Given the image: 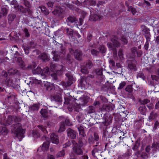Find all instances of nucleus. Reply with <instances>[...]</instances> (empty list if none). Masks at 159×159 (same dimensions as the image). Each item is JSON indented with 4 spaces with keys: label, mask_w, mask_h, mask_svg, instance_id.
Segmentation results:
<instances>
[{
    "label": "nucleus",
    "mask_w": 159,
    "mask_h": 159,
    "mask_svg": "<svg viewBox=\"0 0 159 159\" xmlns=\"http://www.w3.org/2000/svg\"><path fill=\"white\" fill-rule=\"evenodd\" d=\"M104 118L101 125L103 127L104 126V128L103 129V137L107 138L108 137V132L107 130V127L112 122V119L109 117H104Z\"/></svg>",
    "instance_id": "f257e3e1"
},
{
    "label": "nucleus",
    "mask_w": 159,
    "mask_h": 159,
    "mask_svg": "<svg viewBox=\"0 0 159 159\" xmlns=\"http://www.w3.org/2000/svg\"><path fill=\"white\" fill-rule=\"evenodd\" d=\"M31 20L28 23V25L29 26H32L34 28L36 27L37 29L42 28V21L41 20L37 19L36 20L34 18H31Z\"/></svg>",
    "instance_id": "f03ea898"
},
{
    "label": "nucleus",
    "mask_w": 159,
    "mask_h": 159,
    "mask_svg": "<svg viewBox=\"0 0 159 159\" xmlns=\"http://www.w3.org/2000/svg\"><path fill=\"white\" fill-rule=\"evenodd\" d=\"M111 40L112 43L110 42H108L107 43V46L109 48H111L112 50H114L115 47L118 48L120 46V43L118 41L116 36L112 37Z\"/></svg>",
    "instance_id": "7ed1b4c3"
},
{
    "label": "nucleus",
    "mask_w": 159,
    "mask_h": 159,
    "mask_svg": "<svg viewBox=\"0 0 159 159\" xmlns=\"http://www.w3.org/2000/svg\"><path fill=\"white\" fill-rule=\"evenodd\" d=\"M20 124L18 123L16 126H19ZM25 133V130L22 128L21 126H19L15 131V134L16 137L19 139H22L24 137V134Z\"/></svg>",
    "instance_id": "20e7f679"
},
{
    "label": "nucleus",
    "mask_w": 159,
    "mask_h": 159,
    "mask_svg": "<svg viewBox=\"0 0 159 159\" xmlns=\"http://www.w3.org/2000/svg\"><path fill=\"white\" fill-rule=\"evenodd\" d=\"M94 137L92 136L89 137L88 141L90 144H94V146L97 147L99 145L100 143L99 142V137L98 134L96 133H94Z\"/></svg>",
    "instance_id": "39448f33"
},
{
    "label": "nucleus",
    "mask_w": 159,
    "mask_h": 159,
    "mask_svg": "<svg viewBox=\"0 0 159 159\" xmlns=\"http://www.w3.org/2000/svg\"><path fill=\"white\" fill-rule=\"evenodd\" d=\"M14 8L16 10H18L20 12L24 14L25 15H31L32 11L30 8H25L23 6H19V5L15 6Z\"/></svg>",
    "instance_id": "423d86ee"
},
{
    "label": "nucleus",
    "mask_w": 159,
    "mask_h": 159,
    "mask_svg": "<svg viewBox=\"0 0 159 159\" xmlns=\"http://www.w3.org/2000/svg\"><path fill=\"white\" fill-rule=\"evenodd\" d=\"M72 151L74 154L76 155H82L83 154V150L81 148L78 146V145L77 143L73 144Z\"/></svg>",
    "instance_id": "0eeeda50"
},
{
    "label": "nucleus",
    "mask_w": 159,
    "mask_h": 159,
    "mask_svg": "<svg viewBox=\"0 0 159 159\" xmlns=\"http://www.w3.org/2000/svg\"><path fill=\"white\" fill-rule=\"evenodd\" d=\"M50 67L52 71L57 72L58 71H62L63 66L62 65L52 63L50 64Z\"/></svg>",
    "instance_id": "6e6552de"
},
{
    "label": "nucleus",
    "mask_w": 159,
    "mask_h": 159,
    "mask_svg": "<svg viewBox=\"0 0 159 159\" xmlns=\"http://www.w3.org/2000/svg\"><path fill=\"white\" fill-rule=\"evenodd\" d=\"M49 71V70L48 67L42 70L40 67L38 66L36 69L33 70V72L35 74H41L42 75H44L45 74L48 73Z\"/></svg>",
    "instance_id": "1a4fd4ad"
},
{
    "label": "nucleus",
    "mask_w": 159,
    "mask_h": 159,
    "mask_svg": "<svg viewBox=\"0 0 159 159\" xmlns=\"http://www.w3.org/2000/svg\"><path fill=\"white\" fill-rule=\"evenodd\" d=\"M2 75L5 78H6L5 80L6 83L8 86H11L13 83V80L9 76L8 72L3 71Z\"/></svg>",
    "instance_id": "9d476101"
},
{
    "label": "nucleus",
    "mask_w": 159,
    "mask_h": 159,
    "mask_svg": "<svg viewBox=\"0 0 159 159\" xmlns=\"http://www.w3.org/2000/svg\"><path fill=\"white\" fill-rule=\"evenodd\" d=\"M13 122V116L9 115L5 120L1 122V124L5 126H8L11 125Z\"/></svg>",
    "instance_id": "9b49d317"
},
{
    "label": "nucleus",
    "mask_w": 159,
    "mask_h": 159,
    "mask_svg": "<svg viewBox=\"0 0 159 159\" xmlns=\"http://www.w3.org/2000/svg\"><path fill=\"white\" fill-rule=\"evenodd\" d=\"M114 105L112 104H104L102 107L101 110L102 111L106 112H111L114 110Z\"/></svg>",
    "instance_id": "f8f14e48"
},
{
    "label": "nucleus",
    "mask_w": 159,
    "mask_h": 159,
    "mask_svg": "<svg viewBox=\"0 0 159 159\" xmlns=\"http://www.w3.org/2000/svg\"><path fill=\"white\" fill-rule=\"evenodd\" d=\"M63 10L60 7L54 10L53 13L57 17H58L59 19H60L63 17Z\"/></svg>",
    "instance_id": "ddd939ff"
},
{
    "label": "nucleus",
    "mask_w": 159,
    "mask_h": 159,
    "mask_svg": "<svg viewBox=\"0 0 159 159\" xmlns=\"http://www.w3.org/2000/svg\"><path fill=\"white\" fill-rule=\"evenodd\" d=\"M91 15L89 20L92 21H96L98 20H100L102 17V16L100 15L93 13L92 11H90Z\"/></svg>",
    "instance_id": "4468645a"
},
{
    "label": "nucleus",
    "mask_w": 159,
    "mask_h": 159,
    "mask_svg": "<svg viewBox=\"0 0 159 159\" xmlns=\"http://www.w3.org/2000/svg\"><path fill=\"white\" fill-rule=\"evenodd\" d=\"M66 75L69 80V81L67 82V85L70 86L73 83V81H75V80L71 72H68L66 74Z\"/></svg>",
    "instance_id": "2eb2a0df"
},
{
    "label": "nucleus",
    "mask_w": 159,
    "mask_h": 159,
    "mask_svg": "<svg viewBox=\"0 0 159 159\" xmlns=\"http://www.w3.org/2000/svg\"><path fill=\"white\" fill-rule=\"evenodd\" d=\"M1 13L3 16L7 15L9 10V7L7 5H2L1 6Z\"/></svg>",
    "instance_id": "dca6fc26"
},
{
    "label": "nucleus",
    "mask_w": 159,
    "mask_h": 159,
    "mask_svg": "<svg viewBox=\"0 0 159 159\" xmlns=\"http://www.w3.org/2000/svg\"><path fill=\"white\" fill-rule=\"evenodd\" d=\"M49 143L48 142H45L43 143L42 146L38 148V151L42 150L43 152L47 151L49 148Z\"/></svg>",
    "instance_id": "f3484780"
},
{
    "label": "nucleus",
    "mask_w": 159,
    "mask_h": 159,
    "mask_svg": "<svg viewBox=\"0 0 159 159\" xmlns=\"http://www.w3.org/2000/svg\"><path fill=\"white\" fill-rule=\"evenodd\" d=\"M129 146L127 145L126 147L125 148L127 149V152L124 153L123 155L119 156L117 159H129Z\"/></svg>",
    "instance_id": "a211bd4d"
},
{
    "label": "nucleus",
    "mask_w": 159,
    "mask_h": 159,
    "mask_svg": "<svg viewBox=\"0 0 159 159\" xmlns=\"http://www.w3.org/2000/svg\"><path fill=\"white\" fill-rule=\"evenodd\" d=\"M74 55L75 58L78 61L82 60V52L77 49L75 50L74 52Z\"/></svg>",
    "instance_id": "6ab92c4d"
},
{
    "label": "nucleus",
    "mask_w": 159,
    "mask_h": 159,
    "mask_svg": "<svg viewBox=\"0 0 159 159\" xmlns=\"http://www.w3.org/2000/svg\"><path fill=\"white\" fill-rule=\"evenodd\" d=\"M67 135L69 138L75 139L76 137V133L74 130L69 129L67 130Z\"/></svg>",
    "instance_id": "aec40b11"
},
{
    "label": "nucleus",
    "mask_w": 159,
    "mask_h": 159,
    "mask_svg": "<svg viewBox=\"0 0 159 159\" xmlns=\"http://www.w3.org/2000/svg\"><path fill=\"white\" fill-rule=\"evenodd\" d=\"M52 101H54L56 102H62L61 97L59 94H55L51 97Z\"/></svg>",
    "instance_id": "412c9836"
},
{
    "label": "nucleus",
    "mask_w": 159,
    "mask_h": 159,
    "mask_svg": "<svg viewBox=\"0 0 159 159\" xmlns=\"http://www.w3.org/2000/svg\"><path fill=\"white\" fill-rule=\"evenodd\" d=\"M40 113L44 120H46L48 118V113L47 109H42L40 111Z\"/></svg>",
    "instance_id": "4be33fe9"
},
{
    "label": "nucleus",
    "mask_w": 159,
    "mask_h": 159,
    "mask_svg": "<svg viewBox=\"0 0 159 159\" xmlns=\"http://www.w3.org/2000/svg\"><path fill=\"white\" fill-rule=\"evenodd\" d=\"M40 104L38 102L35 103L33 105H30L29 107V109L31 111H38L39 108Z\"/></svg>",
    "instance_id": "5701e85b"
},
{
    "label": "nucleus",
    "mask_w": 159,
    "mask_h": 159,
    "mask_svg": "<svg viewBox=\"0 0 159 159\" xmlns=\"http://www.w3.org/2000/svg\"><path fill=\"white\" fill-rule=\"evenodd\" d=\"M52 143L57 144L59 143L58 136L54 133L51 134L50 135Z\"/></svg>",
    "instance_id": "b1692460"
},
{
    "label": "nucleus",
    "mask_w": 159,
    "mask_h": 159,
    "mask_svg": "<svg viewBox=\"0 0 159 159\" xmlns=\"http://www.w3.org/2000/svg\"><path fill=\"white\" fill-rule=\"evenodd\" d=\"M18 65L22 69H25V64L24 61L22 60L21 57H18L17 58Z\"/></svg>",
    "instance_id": "393cba45"
},
{
    "label": "nucleus",
    "mask_w": 159,
    "mask_h": 159,
    "mask_svg": "<svg viewBox=\"0 0 159 159\" xmlns=\"http://www.w3.org/2000/svg\"><path fill=\"white\" fill-rule=\"evenodd\" d=\"M52 53L53 56L52 57L53 61H58L60 58V56L59 54L58 53L55 51H53L52 52Z\"/></svg>",
    "instance_id": "a878e982"
},
{
    "label": "nucleus",
    "mask_w": 159,
    "mask_h": 159,
    "mask_svg": "<svg viewBox=\"0 0 159 159\" xmlns=\"http://www.w3.org/2000/svg\"><path fill=\"white\" fill-rule=\"evenodd\" d=\"M77 20L75 17L71 16H69L67 18L66 20V21L67 23V25H69L70 24L76 21Z\"/></svg>",
    "instance_id": "bb28decb"
},
{
    "label": "nucleus",
    "mask_w": 159,
    "mask_h": 159,
    "mask_svg": "<svg viewBox=\"0 0 159 159\" xmlns=\"http://www.w3.org/2000/svg\"><path fill=\"white\" fill-rule=\"evenodd\" d=\"M151 148H152V151L153 152V153L157 151H158L159 150V144L157 143H153L152 145Z\"/></svg>",
    "instance_id": "cd10ccee"
},
{
    "label": "nucleus",
    "mask_w": 159,
    "mask_h": 159,
    "mask_svg": "<svg viewBox=\"0 0 159 159\" xmlns=\"http://www.w3.org/2000/svg\"><path fill=\"white\" fill-rule=\"evenodd\" d=\"M40 59L42 60L43 61H49V58L47 55L44 52H43L39 56Z\"/></svg>",
    "instance_id": "c85d7f7f"
},
{
    "label": "nucleus",
    "mask_w": 159,
    "mask_h": 159,
    "mask_svg": "<svg viewBox=\"0 0 159 159\" xmlns=\"http://www.w3.org/2000/svg\"><path fill=\"white\" fill-rule=\"evenodd\" d=\"M98 49L99 51V53H101L102 54L105 53L107 51L106 47L103 45H99Z\"/></svg>",
    "instance_id": "c756f323"
},
{
    "label": "nucleus",
    "mask_w": 159,
    "mask_h": 159,
    "mask_svg": "<svg viewBox=\"0 0 159 159\" xmlns=\"http://www.w3.org/2000/svg\"><path fill=\"white\" fill-rule=\"evenodd\" d=\"M78 129L79 131V133L80 135L82 137H84L86 135L84 133V128L81 126L78 127Z\"/></svg>",
    "instance_id": "7c9ffc66"
},
{
    "label": "nucleus",
    "mask_w": 159,
    "mask_h": 159,
    "mask_svg": "<svg viewBox=\"0 0 159 159\" xmlns=\"http://www.w3.org/2000/svg\"><path fill=\"white\" fill-rule=\"evenodd\" d=\"M126 112H127L124 111L121 113V114L120 115V117L118 119V121H120L121 120H123V119H124V120H126L127 118H128V117H127V118L126 117H127V114Z\"/></svg>",
    "instance_id": "2f4dec72"
},
{
    "label": "nucleus",
    "mask_w": 159,
    "mask_h": 159,
    "mask_svg": "<svg viewBox=\"0 0 159 159\" xmlns=\"http://www.w3.org/2000/svg\"><path fill=\"white\" fill-rule=\"evenodd\" d=\"M8 133V130L6 127H2L0 131V134L3 135H7Z\"/></svg>",
    "instance_id": "473e14b6"
},
{
    "label": "nucleus",
    "mask_w": 159,
    "mask_h": 159,
    "mask_svg": "<svg viewBox=\"0 0 159 159\" xmlns=\"http://www.w3.org/2000/svg\"><path fill=\"white\" fill-rule=\"evenodd\" d=\"M18 72V70L16 69H11L8 70V75L9 77L10 76L14 75L16 74Z\"/></svg>",
    "instance_id": "72a5a7b5"
},
{
    "label": "nucleus",
    "mask_w": 159,
    "mask_h": 159,
    "mask_svg": "<svg viewBox=\"0 0 159 159\" xmlns=\"http://www.w3.org/2000/svg\"><path fill=\"white\" fill-rule=\"evenodd\" d=\"M95 108L93 106H89L87 110V113L88 114H91L94 113L95 112Z\"/></svg>",
    "instance_id": "f704fd0d"
},
{
    "label": "nucleus",
    "mask_w": 159,
    "mask_h": 159,
    "mask_svg": "<svg viewBox=\"0 0 159 159\" xmlns=\"http://www.w3.org/2000/svg\"><path fill=\"white\" fill-rule=\"evenodd\" d=\"M66 125L64 121L61 122L60 126L59 129L58 130V132L59 133H61L64 131L65 129Z\"/></svg>",
    "instance_id": "c9c22d12"
},
{
    "label": "nucleus",
    "mask_w": 159,
    "mask_h": 159,
    "mask_svg": "<svg viewBox=\"0 0 159 159\" xmlns=\"http://www.w3.org/2000/svg\"><path fill=\"white\" fill-rule=\"evenodd\" d=\"M157 113L152 111L149 116L148 119L149 120H153L155 119L157 117Z\"/></svg>",
    "instance_id": "e433bc0d"
},
{
    "label": "nucleus",
    "mask_w": 159,
    "mask_h": 159,
    "mask_svg": "<svg viewBox=\"0 0 159 159\" xmlns=\"http://www.w3.org/2000/svg\"><path fill=\"white\" fill-rule=\"evenodd\" d=\"M16 17V16L14 14H11L8 15V23H11Z\"/></svg>",
    "instance_id": "4c0bfd02"
},
{
    "label": "nucleus",
    "mask_w": 159,
    "mask_h": 159,
    "mask_svg": "<svg viewBox=\"0 0 159 159\" xmlns=\"http://www.w3.org/2000/svg\"><path fill=\"white\" fill-rule=\"evenodd\" d=\"M22 31L25 38H29L30 36V34L27 28H24L22 30Z\"/></svg>",
    "instance_id": "58836bf2"
},
{
    "label": "nucleus",
    "mask_w": 159,
    "mask_h": 159,
    "mask_svg": "<svg viewBox=\"0 0 159 159\" xmlns=\"http://www.w3.org/2000/svg\"><path fill=\"white\" fill-rule=\"evenodd\" d=\"M140 112L143 115H145L147 111V108L145 106L140 107L139 108Z\"/></svg>",
    "instance_id": "ea45409f"
},
{
    "label": "nucleus",
    "mask_w": 159,
    "mask_h": 159,
    "mask_svg": "<svg viewBox=\"0 0 159 159\" xmlns=\"http://www.w3.org/2000/svg\"><path fill=\"white\" fill-rule=\"evenodd\" d=\"M89 70L93 66L92 61L90 60L87 61L86 64L84 65Z\"/></svg>",
    "instance_id": "a19ab883"
},
{
    "label": "nucleus",
    "mask_w": 159,
    "mask_h": 159,
    "mask_svg": "<svg viewBox=\"0 0 159 159\" xmlns=\"http://www.w3.org/2000/svg\"><path fill=\"white\" fill-rule=\"evenodd\" d=\"M91 53L94 57H97L99 53V52L95 49H92L91 51Z\"/></svg>",
    "instance_id": "79ce46f5"
},
{
    "label": "nucleus",
    "mask_w": 159,
    "mask_h": 159,
    "mask_svg": "<svg viewBox=\"0 0 159 159\" xmlns=\"http://www.w3.org/2000/svg\"><path fill=\"white\" fill-rule=\"evenodd\" d=\"M41 11L45 15H48L49 14V12L46 8L43 6H41Z\"/></svg>",
    "instance_id": "37998d69"
},
{
    "label": "nucleus",
    "mask_w": 159,
    "mask_h": 159,
    "mask_svg": "<svg viewBox=\"0 0 159 159\" xmlns=\"http://www.w3.org/2000/svg\"><path fill=\"white\" fill-rule=\"evenodd\" d=\"M60 118H62L65 119V121L64 122L66 125H71V123L70 122V120L68 118H65L63 116H60Z\"/></svg>",
    "instance_id": "c03bdc74"
},
{
    "label": "nucleus",
    "mask_w": 159,
    "mask_h": 159,
    "mask_svg": "<svg viewBox=\"0 0 159 159\" xmlns=\"http://www.w3.org/2000/svg\"><path fill=\"white\" fill-rule=\"evenodd\" d=\"M88 70L89 69L85 66H84L82 67L81 71L83 73L87 74L89 73Z\"/></svg>",
    "instance_id": "a18cd8bd"
},
{
    "label": "nucleus",
    "mask_w": 159,
    "mask_h": 159,
    "mask_svg": "<svg viewBox=\"0 0 159 159\" xmlns=\"http://www.w3.org/2000/svg\"><path fill=\"white\" fill-rule=\"evenodd\" d=\"M23 3L24 5L27 8H30L31 7V4L30 2L27 0H23Z\"/></svg>",
    "instance_id": "49530a36"
},
{
    "label": "nucleus",
    "mask_w": 159,
    "mask_h": 159,
    "mask_svg": "<svg viewBox=\"0 0 159 159\" xmlns=\"http://www.w3.org/2000/svg\"><path fill=\"white\" fill-rule=\"evenodd\" d=\"M66 33L67 35L71 38L73 36V31L71 30H70L69 28L66 29Z\"/></svg>",
    "instance_id": "de8ad7c7"
},
{
    "label": "nucleus",
    "mask_w": 159,
    "mask_h": 159,
    "mask_svg": "<svg viewBox=\"0 0 159 159\" xmlns=\"http://www.w3.org/2000/svg\"><path fill=\"white\" fill-rule=\"evenodd\" d=\"M145 150L146 152L148 153L149 155L153 153V152L152 151L151 147L150 146H149L147 147L146 148Z\"/></svg>",
    "instance_id": "09e8293b"
},
{
    "label": "nucleus",
    "mask_w": 159,
    "mask_h": 159,
    "mask_svg": "<svg viewBox=\"0 0 159 159\" xmlns=\"http://www.w3.org/2000/svg\"><path fill=\"white\" fill-rule=\"evenodd\" d=\"M65 154V151L63 149L61 151H60L57 154V157H63L64 156Z\"/></svg>",
    "instance_id": "8fccbe9b"
},
{
    "label": "nucleus",
    "mask_w": 159,
    "mask_h": 159,
    "mask_svg": "<svg viewBox=\"0 0 159 159\" xmlns=\"http://www.w3.org/2000/svg\"><path fill=\"white\" fill-rule=\"evenodd\" d=\"M23 48L24 50L25 53L26 54H28L29 53L30 47L28 46H23Z\"/></svg>",
    "instance_id": "3c124183"
},
{
    "label": "nucleus",
    "mask_w": 159,
    "mask_h": 159,
    "mask_svg": "<svg viewBox=\"0 0 159 159\" xmlns=\"http://www.w3.org/2000/svg\"><path fill=\"white\" fill-rule=\"evenodd\" d=\"M74 111L78 112L80 111H81V109L79 105L77 104L76 106H75L74 107Z\"/></svg>",
    "instance_id": "603ef678"
},
{
    "label": "nucleus",
    "mask_w": 159,
    "mask_h": 159,
    "mask_svg": "<svg viewBox=\"0 0 159 159\" xmlns=\"http://www.w3.org/2000/svg\"><path fill=\"white\" fill-rule=\"evenodd\" d=\"M99 151V149L98 148L95 147L93 149L92 151V154L93 156H94L95 155V153L96 152H98Z\"/></svg>",
    "instance_id": "864d4df0"
},
{
    "label": "nucleus",
    "mask_w": 159,
    "mask_h": 159,
    "mask_svg": "<svg viewBox=\"0 0 159 159\" xmlns=\"http://www.w3.org/2000/svg\"><path fill=\"white\" fill-rule=\"evenodd\" d=\"M125 85L126 83L125 81H123L120 84L119 87L118 88V89L119 90L122 89Z\"/></svg>",
    "instance_id": "5fc2aeb1"
},
{
    "label": "nucleus",
    "mask_w": 159,
    "mask_h": 159,
    "mask_svg": "<svg viewBox=\"0 0 159 159\" xmlns=\"http://www.w3.org/2000/svg\"><path fill=\"white\" fill-rule=\"evenodd\" d=\"M80 83L82 86H84L87 84V82L84 79H81Z\"/></svg>",
    "instance_id": "6e6d98bb"
},
{
    "label": "nucleus",
    "mask_w": 159,
    "mask_h": 159,
    "mask_svg": "<svg viewBox=\"0 0 159 159\" xmlns=\"http://www.w3.org/2000/svg\"><path fill=\"white\" fill-rule=\"evenodd\" d=\"M145 36L147 39V41H148L150 40V34L148 31H147V33L145 34Z\"/></svg>",
    "instance_id": "4d7b16f0"
},
{
    "label": "nucleus",
    "mask_w": 159,
    "mask_h": 159,
    "mask_svg": "<svg viewBox=\"0 0 159 159\" xmlns=\"http://www.w3.org/2000/svg\"><path fill=\"white\" fill-rule=\"evenodd\" d=\"M96 73L98 75H102V69L98 68L96 69Z\"/></svg>",
    "instance_id": "13d9d810"
},
{
    "label": "nucleus",
    "mask_w": 159,
    "mask_h": 159,
    "mask_svg": "<svg viewBox=\"0 0 159 159\" xmlns=\"http://www.w3.org/2000/svg\"><path fill=\"white\" fill-rule=\"evenodd\" d=\"M137 48H134L131 49V51L132 54V57H134L135 56V54L136 52Z\"/></svg>",
    "instance_id": "bf43d9fd"
},
{
    "label": "nucleus",
    "mask_w": 159,
    "mask_h": 159,
    "mask_svg": "<svg viewBox=\"0 0 159 159\" xmlns=\"http://www.w3.org/2000/svg\"><path fill=\"white\" fill-rule=\"evenodd\" d=\"M38 127L43 132L46 133L47 132L46 129L42 125H39L38 126Z\"/></svg>",
    "instance_id": "052dcab7"
},
{
    "label": "nucleus",
    "mask_w": 159,
    "mask_h": 159,
    "mask_svg": "<svg viewBox=\"0 0 159 159\" xmlns=\"http://www.w3.org/2000/svg\"><path fill=\"white\" fill-rule=\"evenodd\" d=\"M71 143L70 141H68L67 142L65 143L63 145L64 148H66L71 145Z\"/></svg>",
    "instance_id": "680f3d73"
},
{
    "label": "nucleus",
    "mask_w": 159,
    "mask_h": 159,
    "mask_svg": "<svg viewBox=\"0 0 159 159\" xmlns=\"http://www.w3.org/2000/svg\"><path fill=\"white\" fill-rule=\"evenodd\" d=\"M85 17V16L84 15H82L81 16L79 19V22H80V25H81L83 24V20L84 19Z\"/></svg>",
    "instance_id": "e2e57ef3"
},
{
    "label": "nucleus",
    "mask_w": 159,
    "mask_h": 159,
    "mask_svg": "<svg viewBox=\"0 0 159 159\" xmlns=\"http://www.w3.org/2000/svg\"><path fill=\"white\" fill-rule=\"evenodd\" d=\"M93 38L92 35L90 33L88 34L87 36V41L88 42H90L92 40Z\"/></svg>",
    "instance_id": "0e129e2a"
},
{
    "label": "nucleus",
    "mask_w": 159,
    "mask_h": 159,
    "mask_svg": "<svg viewBox=\"0 0 159 159\" xmlns=\"http://www.w3.org/2000/svg\"><path fill=\"white\" fill-rule=\"evenodd\" d=\"M51 76L53 80L56 81L57 80V76L56 74L54 73L51 74Z\"/></svg>",
    "instance_id": "69168bd1"
},
{
    "label": "nucleus",
    "mask_w": 159,
    "mask_h": 159,
    "mask_svg": "<svg viewBox=\"0 0 159 159\" xmlns=\"http://www.w3.org/2000/svg\"><path fill=\"white\" fill-rule=\"evenodd\" d=\"M130 69L133 70H136V66L135 64L131 63L130 64Z\"/></svg>",
    "instance_id": "338daca9"
},
{
    "label": "nucleus",
    "mask_w": 159,
    "mask_h": 159,
    "mask_svg": "<svg viewBox=\"0 0 159 159\" xmlns=\"http://www.w3.org/2000/svg\"><path fill=\"white\" fill-rule=\"evenodd\" d=\"M121 40L123 43H124V44H125L127 43H128V41L126 37H125L124 36H123L121 37Z\"/></svg>",
    "instance_id": "774afa93"
}]
</instances>
